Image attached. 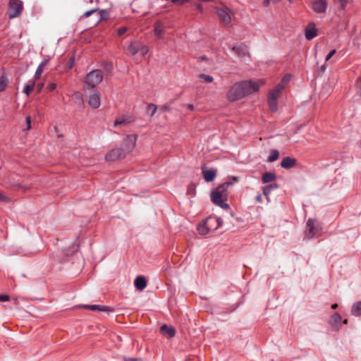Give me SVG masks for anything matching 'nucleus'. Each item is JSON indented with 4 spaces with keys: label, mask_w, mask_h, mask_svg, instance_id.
<instances>
[{
    "label": "nucleus",
    "mask_w": 361,
    "mask_h": 361,
    "mask_svg": "<svg viewBox=\"0 0 361 361\" xmlns=\"http://www.w3.org/2000/svg\"><path fill=\"white\" fill-rule=\"evenodd\" d=\"M264 83L265 81L262 79L257 81L247 80L235 83L229 90L228 98L231 101L240 99L246 95L257 92Z\"/></svg>",
    "instance_id": "obj_1"
},
{
    "label": "nucleus",
    "mask_w": 361,
    "mask_h": 361,
    "mask_svg": "<svg viewBox=\"0 0 361 361\" xmlns=\"http://www.w3.org/2000/svg\"><path fill=\"white\" fill-rule=\"evenodd\" d=\"M231 185L232 183L227 181L218 186L216 190L211 193L212 202L224 209H228L229 205L226 202L227 201L228 195V188Z\"/></svg>",
    "instance_id": "obj_2"
},
{
    "label": "nucleus",
    "mask_w": 361,
    "mask_h": 361,
    "mask_svg": "<svg viewBox=\"0 0 361 361\" xmlns=\"http://www.w3.org/2000/svg\"><path fill=\"white\" fill-rule=\"evenodd\" d=\"M104 75L101 70L95 69L87 74L84 80V89L96 87L103 80Z\"/></svg>",
    "instance_id": "obj_3"
},
{
    "label": "nucleus",
    "mask_w": 361,
    "mask_h": 361,
    "mask_svg": "<svg viewBox=\"0 0 361 361\" xmlns=\"http://www.w3.org/2000/svg\"><path fill=\"white\" fill-rule=\"evenodd\" d=\"M221 24L224 26H228L231 21L232 11L225 5L214 8Z\"/></svg>",
    "instance_id": "obj_4"
},
{
    "label": "nucleus",
    "mask_w": 361,
    "mask_h": 361,
    "mask_svg": "<svg viewBox=\"0 0 361 361\" xmlns=\"http://www.w3.org/2000/svg\"><path fill=\"white\" fill-rule=\"evenodd\" d=\"M23 10V4L20 0H10L8 2V15L9 18L19 17Z\"/></svg>",
    "instance_id": "obj_5"
},
{
    "label": "nucleus",
    "mask_w": 361,
    "mask_h": 361,
    "mask_svg": "<svg viewBox=\"0 0 361 361\" xmlns=\"http://www.w3.org/2000/svg\"><path fill=\"white\" fill-rule=\"evenodd\" d=\"M137 136L136 135H128L123 141V149L126 154L133 152L136 146Z\"/></svg>",
    "instance_id": "obj_6"
},
{
    "label": "nucleus",
    "mask_w": 361,
    "mask_h": 361,
    "mask_svg": "<svg viewBox=\"0 0 361 361\" xmlns=\"http://www.w3.org/2000/svg\"><path fill=\"white\" fill-rule=\"evenodd\" d=\"M126 156V152L122 148H116L110 150L105 156V159L109 161H114L124 158Z\"/></svg>",
    "instance_id": "obj_7"
},
{
    "label": "nucleus",
    "mask_w": 361,
    "mask_h": 361,
    "mask_svg": "<svg viewBox=\"0 0 361 361\" xmlns=\"http://www.w3.org/2000/svg\"><path fill=\"white\" fill-rule=\"evenodd\" d=\"M307 236L308 238H313L319 235V227L316 225L315 221L312 219H309L306 224Z\"/></svg>",
    "instance_id": "obj_8"
},
{
    "label": "nucleus",
    "mask_w": 361,
    "mask_h": 361,
    "mask_svg": "<svg viewBox=\"0 0 361 361\" xmlns=\"http://www.w3.org/2000/svg\"><path fill=\"white\" fill-rule=\"evenodd\" d=\"M205 224L207 226V228L212 231L221 226L223 220L219 217L209 216L205 219Z\"/></svg>",
    "instance_id": "obj_9"
},
{
    "label": "nucleus",
    "mask_w": 361,
    "mask_h": 361,
    "mask_svg": "<svg viewBox=\"0 0 361 361\" xmlns=\"http://www.w3.org/2000/svg\"><path fill=\"white\" fill-rule=\"evenodd\" d=\"M312 8L317 13H323L327 8V2L326 0H312Z\"/></svg>",
    "instance_id": "obj_10"
},
{
    "label": "nucleus",
    "mask_w": 361,
    "mask_h": 361,
    "mask_svg": "<svg viewBox=\"0 0 361 361\" xmlns=\"http://www.w3.org/2000/svg\"><path fill=\"white\" fill-rule=\"evenodd\" d=\"M100 94L98 92H94L88 97V104L94 109H98L100 106L101 98Z\"/></svg>",
    "instance_id": "obj_11"
},
{
    "label": "nucleus",
    "mask_w": 361,
    "mask_h": 361,
    "mask_svg": "<svg viewBox=\"0 0 361 361\" xmlns=\"http://www.w3.org/2000/svg\"><path fill=\"white\" fill-rule=\"evenodd\" d=\"M329 324L331 326V328L334 331H338L341 326V315L336 312L334 313L330 319Z\"/></svg>",
    "instance_id": "obj_12"
},
{
    "label": "nucleus",
    "mask_w": 361,
    "mask_h": 361,
    "mask_svg": "<svg viewBox=\"0 0 361 361\" xmlns=\"http://www.w3.org/2000/svg\"><path fill=\"white\" fill-rule=\"evenodd\" d=\"M305 37L310 40L317 35V30L315 25L312 23H309L305 30Z\"/></svg>",
    "instance_id": "obj_13"
},
{
    "label": "nucleus",
    "mask_w": 361,
    "mask_h": 361,
    "mask_svg": "<svg viewBox=\"0 0 361 361\" xmlns=\"http://www.w3.org/2000/svg\"><path fill=\"white\" fill-rule=\"evenodd\" d=\"M232 51L239 56H244L248 53L247 47L243 44L233 47Z\"/></svg>",
    "instance_id": "obj_14"
},
{
    "label": "nucleus",
    "mask_w": 361,
    "mask_h": 361,
    "mask_svg": "<svg viewBox=\"0 0 361 361\" xmlns=\"http://www.w3.org/2000/svg\"><path fill=\"white\" fill-rule=\"evenodd\" d=\"M154 35L159 39L164 38V24L161 21H157L154 25Z\"/></svg>",
    "instance_id": "obj_15"
},
{
    "label": "nucleus",
    "mask_w": 361,
    "mask_h": 361,
    "mask_svg": "<svg viewBox=\"0 0 361 361\" xmlns=\"http://www.w3.org/2000/svg\"><path fill=\"white\" fill-rule=\"evenodd\" d=\"M202 173L205 181L211 182L216 177V172L213 169H206L204 167L202 168Z\"/></svg>",
    "instance_id": "obj_16"
},
{
    "label": "nucleus",
    "mask_w": 361,
    "mask_h": 361,
    "mask_svg": "<svg viewBox=\"0 0 361 361\" xmlns=\"http://www.w3.org/2000/svg\"><path fill=\"white\" fill-rule=\"evenodd\" d=\"M296 164V159L294 158H290L289 157H284L281 162V166L284 169H289L293 167Z\"/></svg>",
    "instance_id": "obj_17"
},
{
    "label": "nucleus",
    "mask_w": 361,
    "mask_h": 361,
    "mask_svg": "<svg viewBox=\"0 0 361 361\" xmlns=\"http://www.w3.org/2000/svg\"><path fill=\"white\" fill-rule=\"evenodd\" d=\"M48 62H49V59H44L39 63V65L38 66V67L35 71L34 78L32 80H35V82H36V80L39 79V78L43 72L44 67L48 63Z\"/></svg>",
    "instance_id": "obj_18"
},
{
    "label": "nucleus",
    "mask_w": 361,
    "mask_h": 361,
    "mask_svg": "<svg viewBox=\"0 0 361 361\" xmlns=\"http://www.w3.org/2000/svg\"><path fill=\"white\" fill-rule=\"evenodd\" d=\"M283 85H278L275 88L271 90L268 95V97L276 99L279 97L282 90H283Z\"/></svg>",
    "instance_id": "obj_19"
},
{
    "label": "nucleus",
    "mask_w": 361,
    "mask_h": 361,
    "mask_svg": "<svg viewBox=\"0 0 361 361\" xmlns=\"http://www.w3.org/2000/svg\"><path fill=\"white\" fill-rule=\"evenodd\" d=\"M140 42L133 41L127 48V51L131 55H135L140 50Z\"/></svg>",
    "instance_id": "obj_20"
},
{
    "label": "nucleus",
    "mask_w": 361,
    "mask_h": 361,
    "mask_svg": "<svg viewBox=\"0 0 361 361\" xmlns=\"http://www.w3.org/2000/svg\"><path fill=\"white\" fill-rule=\"evenodd\" d=\"M83 307L92 311H113L109 307L99 305H84Z\"/></svg>",
    "instance_id": "obj_21"
},
{
    "label": "nucleus",
    "mask_w": 361,
    "mask_h": 361,
    "mask_svg": "<svg viewBox=\"0 0 361 361\" xmlns=\"http://www.w3.org/2000/svg\"><path fill=\"white\" fill-rule=\"evenodd\" d=\"M135 286L139 290H142L146 288L147 281L143 276H137L135 280Z\"/></svg>",
    "instance_id": "obj_22"
},
{
    "label": "nucleus",
    "mask_w": 361,
    "mask_h": 361,
    "mask_svg": "<svg viewBox=\"0 0 361 361\" xmlns=\"http://www.w3.org/2000/svg\"><path fill=\"white\" fill-rule=\"evenodd\" d=\"M161 331L164 335L166 336L169 338L174 336L176 333L175 329L173 327L168 326L166 324L161 326Z\"/></svg>",
    "instance_id": "obj_23"
},
{
    "label": "nucleus",
    "mask_w": 361,
    "mask_h": 361,
    "mask_svg": "<svg viewBox=\"0 0 361 361\" xmlns=\"http://www.w3.org/2000/svg\"><path fill=\"white\" fill-rule=\"evenodd\" d=\"M197 231L200 235H207L211 232L210 229L207 228V226L205 224V219L198 224Z\"/></svg>",
    "instance_id": "obj_24"
},
{
    "label": "nucleus",
    "mask_w": 361,
    "mask_h": 361,
    "mask_svg": "<svg viewBox=\"0 0 361 361\" xmlns=\"http://www.w3.org/2000/svg\"><path fill=\"white\" fill-rule=\"evenodd\" d=\"M278 185L276 183L269 184L263 188V194L267 197L268 201H269V195L274 189H276Z\"/></svg>",
    "instance_id": "obj_25"
},
{
    "label": "nucleus",
    "mask_w": 361,
    "mask_h": 361,
    "mask_svg": "<svg viewBox=\"0 0 361 361\" xmlns=\"http://www.w3.org/2000/svg\"><path fill=\"white\" fill-rule=\"evenodd\" d=\"M351 314L355 317L361 316V301L355 302L351 308Z\"/></svg>",
    "instance_id": "obj_26"
},
{
    "label": "nucleus",
    "mask_w": 361,
    "mask_h": 361,
    "mask_svg": "<svg viewBox=\"0 0 361 361\" xmlns=\"http://www.w3.org/2000/svg\"><path fill=\"white\" fill-rule=\"evenodd\" d=\"M276 178V176L274 173L271 172H266L263 174L262 180L263 183H269L275 180Z\"/></svg>",
    "instance_id": "obj_27"
},
{
    "label": "nucleus",
    "mask_w": 361,
    "mask_h": 361,
    "mask_svg": "<svg viewBox=\"0 0 361 361\" xmlns=\"http://www.w3.org/2000/svg\"><path fill=\"white\" fill-rule=\"evenodd\" d=\"M35 86V80H30L29 82L25 85L23 93H25L27 96H29L30 92L34 90Z\"/></svg>",
    "instance_id": "obj_28"
},
{
    "label": "nucleus",
    "mask_w": 361,
    "mask_h": 361,
    "mask_svg": "<svg viewBox=\"0 0 361 361\" xmlns=\"http://www.w3.org/2000/svg\"><path fill=\"white\" fill-rule=\"evenodd\" d=\"M279 152L276 149H272L270 152V154L268 157L267 161L269 162H273L279 159Z\"/></svg>",
    "instance_id": "obj_29"
},
{
    "label": "nucleus",
    "mask_w": 361,
    "mask_h": 361,
    "mask_svg": "<svg viewBox=\"0 0 361 361\" xmlns=\"http://www.w3.org/2000/svg\"><path fill=\"white\" fill-rule=\"evenodd\" d=\"M268 104L269 109L271 111H276L277 110V100L274 98L268 97Z\"/></svg>",
    "instance_id": "obj_30"
},
{
    "label": "nucleus",
    "mask_w": 361,
    "mask_h": 361,
    "mask_svg": "<svg viewBox=\"0 0 361 361\" xmlns=\"http://www.w3.org/2000/svg\"><path fill=\"white\" fill-rule=\"evenodd\" d=\"M157 110V106L154 104H149L147 106V113L153 116Z\"/></svg>",
    "instance_id": "obj_31"
},
{
    "label": "nucleus",
    "mask_w": 361,
    "mask_h": 361,
    "mask_svg": "<svg viewBox=\"0 0 361 361\" xmlns=\"http://www.w3.org/2000/svg\"><path fill=\"white\" fill-rule=\"evenodd\" d=\"M8 78L6 76L2 75L0 78V92L5 90V88L8 85Z\"/></svg>",
    "instance_id": "obj_32"
},
{
    "label": "nucleus",
    "mask_w": 361,
    "mask_h": 361,
    "mask_svg": "<svg viewBox=\"0 0 361 361\" xmlns=\"http://www.w3.org/2000/svg\"><path fill=\"white\" fill-rule=\"evenodd\" d=\"M126 123H128L127 118L123 116H120L115 120L114 126H120Z\"/></svg>",
    "instance_id": "obj_33"
},
{
    "label": "nucleus",
    "mask_w": 361,
    "mask_h": 361,
    "mask_svg": "<svg viewBox=\"0 0 361 361\" xmlns=\"http://www.w3.org/2000/svg\"><path fill=\"white\" fill-rule=\"evenodd\" d=\"M199 78L207 83L212 82L213 81V78L209 75L200 74Z\"/></svg>",
    "instance_id": "obj_34"
},
{
    "label": "nucleus",
    "mask_w": 361,
    "mask_h": 361,
    "mask_svg": "<svg viewBox=\"0 0 361 361\" xmlns=\"http://www.w3.org/2000/svg\"><path fill=\"white\" fill-rule=\"evenodd\" d=\"M142 54V56H145L148 51H149V49L147 46L145 45H143L142 44L140 43V50Z\"/></svg>",
    "instance_id": "obj_35"
},
{
    "label": "nucleus",
    "mask_w": 361,
    "mask_h": 361,
    "mask_svg": "<svg viewBox=\"0 0 361 361\" xmlns=\"http://www.w3.org/2000/svg\"><path fill=\"white\" fill-rule=\"evenodd\" d=\"M289 80H290V76L289 75H286V76H285V77H283L282 78L281 82L279 85H283V89H284L286 85L289 82Z\"/></svg>",
    "instance_id": "obj_36"
},
{
    "label": "nucleus",
    "mask_w": 361,
    "mask_h": 361,
    "mask_svg": "<svg viewBox=\"0 0 361 361\" xmlns=\"http://www.w3.org/2000/svg\"><path fill=\"white\" fill-rule=\"evenodd\" d=\"M335 2L339 4V6L341 9H343L346 4V0H334Z\"/></svg>",
    "instance_id": "obj_37"
},
{
    "label": "nucleus",
    "mask_w": 361,
    "mask_h": 361,
    "mask_svg": "<svg viewBox=\"0 0 361 361\" xmlns=\"http://www.w3.org/2000/svg\"><path fill=\"white\" fill-rule=\"evenodd\" d=\"M336 49H333L331 50L326 56L325 58V61H328L335 54H336Z\"/></svg>",
    "instance_id": "obj_38"
},
{
    "label": "nucleus",
    "mask_w": 361,
    "mask_h": 361,
    "mask_svg": "<svg viewBox=\"0 0 361 361\" xmlns=\"http://www.w3.org/2000/svg\"><path fill=\"white\" fill-rule=\"evenodd\" d=\"M128 28L126 27H121L120 28L118 29V36H121L122 35H123L126 31H127Z\"/></svg>",
    "instance_id": "obj_39"
},
{
    "label": "nucleus",
    "mask_w": 361,
    "mask_h": 361,
    "mask_svg": "<svg viewBox=\"0 0 361 361\" xmlns=\"http://www.w3.org/2000/svg\"><path fill=\"white\" fill-rule=\"evenodd\" d=\"M0 201L4 202H9L10 200L8 197L5 196L4 194L0 192Z\"/></svg>",
    "instance_id": "obj_40"
},
{
    "label": "nucleus",
    "mask_w": 361,
    "mask_h": 361,
    "mask_svg": "<svg viewBox=\"0 0 361 361\" xmlns=\"http://www.w3.org/2000/svg\"><path fill=\"white\" fill-rule=\"evenodd\" d=\"M0 201L4 202H9L10 200L8 197L5 196L4 194L0 192Z\"/></svg>",
    "instance_id": "obj_41"
},
{
    "label": "nucleus",
    "mask_w": 361,
    "mask_h": 361,
    "mask_svg": "<svg viewBox=\"0 0 361 361\" xmlns=\"http://www.w3.org/2000/svg\"><path fill=\"white\" fill-rule=\"evenodd\" d=\"M0 201L4 202H9L10 200L8 197L5 196L4 194L0 192Z\"/></svg>",
    "instance_id": "obj_42"
},
{
    "label": "nucleus",
    "mask_w": 361,
    "mask_h": 361,
    "mask_svg": "<svg viewBox=\"0 0 361 361\" xmlns=\"http://www.w3.org/2000/svg\"><path fill=\"white\" fill-rule=\"evenodd\" d=\"M189 0H172V2L175 4L183 5L186 2H188Z\"/></svg>",
    "instance_id": "obj_43"
},
{
    "label": "nucleus",
    "mask_w": 361,
    "mask_h": 361,
    "mask_svg": "<svg viewBox=\"0 0 361 361\" xmlns=\"http://www.w3.org/2000/svg\"><path fill=\"white\" fill-rule=\"evenodd\" d=\"M56 88V83L52 82V83H49L47 85V89L50 92L54 90Z\"/></svg>",
    "instance_id": "obj_44"
},
{
    "label": "nucleus",
    "mask_w": 361,
    "mask_h": 361,
    "mask_svg": "<svg viewBox=\"0 0 361 361\" xmlns=\"http://www.w3.org/2000/svg\"><path fill=\"white\" fill-rule=\"evenodd\" d=\"M98 11V9H97V8H94V9H92V10H90V11H86V12H85V13H84V16H85V17H87H87H89L90 15H92L93 13H94V12H96V11Z\"/></svg>",
    "instance_id": "obj_45"
},
{
    "label": "nucleus",
    "mask_w": 361,
    "mask_h": 361,
    "mask_svg": "<svg viewBox=\"0 0 361 361\" xmlns=\"http://www.w3.org/2000/svg\"><path fill=\"white\" fill-rule=\"evenodd\" d=\"M9 300V296L7 295H0V301L4 302V301H8Z\"/></svg>",
    "instance_id": "obj_46"
},
{
    "label": "nucleus",
    "mask_w": 361,
    "mask_h": 361,
    "mask_svg": "<svg viewBox=\"0 0 361 361\" xmlns=\"http://www.w3.org/2000/svg\"><path fill=\"white\" fill-rule=\"evenodd\" d=\"M357 85L358 86V91H357V94L360 95V97H361V78L358 79L357 81Z\"/></svg>",
    "instance_id": "obj_47"
},
{
    "label": "nucleus",
    "mask_w": 361,
    "mask_h": 361,
    "mask_svg": "<svg viewBox=\"0 0 361 361\" xmlns=\"http://www.w3.org/2000/svg\"><path fill=\"white\" fill-rule=\"evenodd\" d=\"M26 123L27 126V129H30L31 128V118L30 116L26 117Z\"/></svg>",
    "instance_id": "obj_48"
},
{
    "label": "nucleus",
    "mask_w": 361,
    "mask_h": 361,
    "mask_svg": "<svg viewBox=\"0 0 361 361\" xmlns=\"http://www.w3.org/2000/svg\"><path fill=\"white\" fill-rule=\"evenodd\" d=\"M255 200L257 202H262V195L259 194L255 197Z\"/></svg>",
    "instance_id": "obj_49"
},
{
    "label": "nucleus",
    "mask_w": 361,
    "mask_h": 361,
    "mask_svg": "<svg viewBox=\"0 0 361 361\" xmlns=\"http://www.w3.org/2000/svg\"><path fill=\"white\" fill-rule=\"evenodd\" d=\"M124 361H142V360L137 358H126Z\"/></svg>",
    "instance_id": "obj_50"
},
{
    "label": "nucleus",
    "mask_w": 361,
    "mask_h": 361,
    "mask_svg": "<svg viewBox=\"0 0 361 361\" xmlns=\"http://www.w3.org/2000/svg\"><path fill=\"white\" fill-rule=\"evenodd\" d=\"M196 7H197V9L200 11V12H202L203 11V8H202V6L200 4H197L196 5Z\"/></svg>",
    "instance_id": "obj_51"
},
{
    "label": "nucleus",
    "mask_w": 361,
    "mask_h": 361,
    "mask_svg": "<svg viewBox=\"0 0 361 361\" xmlns=\"http://www.w3.org/2000/svg\"><path fill=\"white\" fill-rule=\"evenodd\" d=\"M160 109L163 111H167L169 110V107L167 106L163 105L160 106Z\"/></svg>",
    "instance_id": "obj_52"
},
{
    "label": "nucleus",
    "mask_w": 361,
    "mask_h": 361,
    "mask_svg": "<svg viewBox=\"0 0 361 361\" xmlns=\"http://www.w3.org/2000/svg\"><path fill=\"white\" fill-rule=\"evenodd\" d=\"M44 87V84L41 83L37 85L38 91L40 92Z\"/></svg>",
    "instance_id": "obj_53"
},
{
    "label": "nucleus",
    "mask_w": 361,
    "mask_h": 361,
    "mask_svg": "<svg viewBox=\"0 0 361 361\" xmlns=\"http://www.w3.org/2000/svg\"><path fill=\"white\" fill-rule=\"evenodd\" d=\"M187 106H188V109L191 110V111L194 109V106L192 104H188Z\"/></svg>",
    "instance_id": "obj_54"
},
{
    "label": "nucleus",
    "mask_w": 361,
    "mask_h": 361,
    "mask_svg": "<svg viewBox=\"0 0 361 361\" xmlns=\"http://www.w3.org/2000/svg\"><path fill=\"white\" fill-rule=\"evenodd\" d=\"M337 307H338V304H336V303L333 304V305H331V308H332V309H336V308H337Z\"/></svg>",
    "instance_id": "obj_55"
},
{
    "label": "nucleus",
    "mask_w": 361,
    "mask_h": 361,
    "mask_svg": "<svg viewBox=\"0 0 361 361\" xmlns=\"http://www.w3.org/2000/svg\"><path fill=\"white\" fill-rule=\"evenodd\" d=\"M232 178H233V180L234 181H235V182H237V181H238V178H237V177H235V176H233V177H232Z\"/></svg>",
    "instance_id": "obj_56"
},
{
    "label": "nucleus",
    "mask_w": 361,
    "mask_h": 361,
    "mask_svg": "<svg viewBox=\"0 0 361 361\" xmlns=\"http://www.w3.org/2000/svg\"><path fill=\"white\" fill-rule=\"evenodd\" d=\"M13 300H14L15 304L17 305L18 304V299L16 298H15Z\"/></svg>",
    "instance_id": "obj_57"
},
{
    "label": "nucleus",
    "mask_w": 361,
    "mask_h": 361,
    "mask_svg": "<svg viewBox=\"0 0 361 361\" xmlns=\"http://www.w3.org/2000/svg\"><path fill=\"white\" fill-rule=\"evenodd\" d=\"M343 322V324H348V319H344Z\"/></svg>",
    "instance_id": "obj_58"
},
{
    "label": "nucleus",
    "mask_w": 361,
    "mask_h": 361,
    "mask_svg": "<svg viewBox=\"0 0 361 361\" xmlns=\"http://www.w3.org/2000/svg\"><path fill=\"white\" fill-rule=\"evenodd\" d=\"M76 95H77L78 97L81 98V94H80V93H78H78H76Z\"/></svg>",
    "instance_id": "obj_59"
},
{
    "label": "nucleus",
    "mask_w": 361,
    "mask_h": 361,
    "mask_svg": "<svg viewBox=\"0 0 361 361\" xmlns=\"http://www.w3.org/2000/svg\"><path fill=\"white\" fill-rule=\"evenodd\" d=\"M322 69H323V70H324V69H325L324 66H323L322 67Z\"/></svg>",
    "instance_id": "obj_60"
}]
</instances>
